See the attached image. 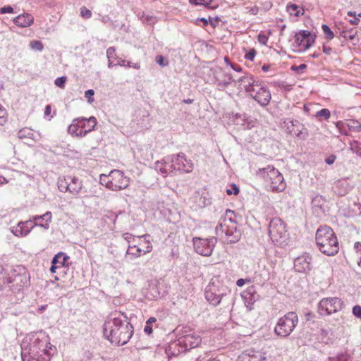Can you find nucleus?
<instances>
[{"instance_id": "obj_1", "label": "nucleus", "mask_w": 361, "mask_h": 361, "mask_svg": "<svg viewBox=\"0 0 361 361\" xmlns=\"http://www.w3.org/2000/svg\"><path fill=\"white\" fill-rule=\"evenodd\" d=\"M121 312H111L104 324V334L117 345L126 344L133 334V326Z\"/></svg>"}, {"instance_id": "obj_2", "label": "nucleus", "mask_w": 361, "mask_h": 361, "mask_svg": "<svg viewBox=\"0 0 361 361\" xmlns=\"http://www.w3.org/2000/svg\"><path fill=\"white\" fill-rule=\"evenodd\" d=\"M315 240L317 247L322 253L329 256L338 253L339 250L338 239L330 226H320L316 232Z\"/></svg>"}, {"instance_id": "obj_3", "label": "nucleus", "mask_w": 361, "mask_h": 361, "mask_svg": "<svg viewBox=\"0 0 361 361\" xmlns=\"http://www.w3.org/2000/svg\"><path fill=\"white\" fill-rule=\"evenodd\" d=\"M234 212L227 209L220 218L216 227V234L220 237L224 235L228 243H233L239 240L241 233L237 228L236 222L233 219Z\"/></svg>"}, {"instance_id": "obj_4", "label": "nucleus", "mask_w": 361, "mask_h": 361, "mask_svg": "<svg viewBox=\"0 0 361 361\" xmlns=\"http://www.w3.org/2000/svg\"><path fill=\"white\" fill-rule=\"evenodd\" d=\"M257 176L264 180L265 187L275 192L283 191L286 188V183L283 175L274 166H268L257 171Z\"/></svg>"}, {"instance_id": "obj_5", "label": "nucleus", "mask_w": 361, "mask_h": 361, "mask_svg": "<svg viewBox=\"0 0 361 361\" xmlns=\"http://www.w3.org/2000/svg\"><path fill=\"white\" fill-rule=\"evenodd\" d=\"M228 281L226 280V282ZM230 293L225 280L219 276H214L205 290V298L212 305H219L222 298Z\"/></svg>"}, {"instance_id": "obj_6", "label": "nucleus", "mask_w": 361, "mask_h": 361, "mask_svg": "<svg viewBox=\"0 0 361 361\" xmlns=\"http://www.w3.org/2000/svg\"><path fill=\"white\" fill-rule=\"evenodd\" d=\"M97 124L94 116H90L89 118L79 117L74 118L72 123L68 128V132L71 135L76 137H84L88 133L92 131Z\"/></svg>"}, {"instance_id": "obj_7", "label": "nucleus", "mask_w": 361, "mask_h": 361, "mask_svg": "<svg viewBox=\"0 0 361 361\" xmlns=\"http://www.w3.org/2000/svg\"><path fill=\"white\" fill-rule=\"evenodd\" d=\"M298 322L297 314L294 312H288L279 319L274 328V332L282 337L288 336L293 331Z\"/></svg>"}, {"instance_id": "obj_8", "label": "nucleus", "mask_w": 361, "mask_h": 361, "mask_svg": "<svg viewBox=\"0 0 361 361\" xmlns=\"http://www.w3.org/2000/svg\"><path fill=\"white\" fill-rule=\"evenodd\" d=\"M343 306V302L338 298H325L318 304V312L322 316L330 315L341 310Z\"/></svg>"}, {"instance_id": "obj_9", "label": "nucleus", "mask_w": 361, "mask_h": 361, "mask_svg": "<svg viewBox=\"0 0 361 361\" xmlns=\"http://www.w3.org/2000/svg\"><path fill=\"white\" fill-rule=\"evenodd\" d=\"M316 35L309 30H300L294 36V46L300 52L305 51L315 42Z\"/></svg>"}, {"instance_id": "obj_10", "label": "nucleus", "mask_w": 361, "mask_h": 361, "mask_svg": "<svg viewBox=\"0 0 361 361\" xmlns=\"http://www.w3.org/2000/svg\"><path fill=\"white\" fill-rule=\"evenodd\" d=\"M28 282V274L25 268L23 266H18L13 269L11 276H8V285L10 289L20 290Z\"/></svg>"}, {"instance_id": "obj_11", "label": "nucleus", "mask_w": 361, "mask_h": 361, "mask_svg": "<svg viewBox=\"0 0 361 361\" xmlns=\"http://www.w3.org/2000/svg\"><path fill=\"white\" fill-rule=\"evenodd\" d=\"M193 246L195 252L202 256L209 257L212 254L217 243L215 237L209 238H193Z\"/></svg>"}, {"instance_id": "obj_12", "label": "nucleus", "mask_w": 361, "mask_h": 361, "mask_svg": "<svg viewBox=\"0 0 361 361\" xmlns=\"http://www.w3.org/2000/svg\"><path fill=\"white\" fill-rule=\"evenodd\" d=\"M128 185L129 178L124 175L123 171L114 170L110 172L109 180L106 181V188L118 191L126 188Z\"/></svg>"}, {"instance_id": "obj_13", "label": "nucleus", "mask_w": 361, "mask_h": 361, "mask_svg": "<svg viewBox=\"0 0 361 361\" xmlns=\"http://www.w3.org/2000/svg\"><path fill=\"white\" fill-rule=\"evenodd\" d=\"M269 234L272 241L275 243H280L286 238V225L280 218H274L271 220Z\"/></svg>"}, {"instance_id": "obj_14", "label": "nucleus", "mask_w": 361, "mask_h": 361, "mask_svg": "<svg viewBox=\"0 0 361 361\" xmlns=\"http://www.w3.org/2000/svg\"><path fill=\"white\" fill-rule=\"evenodd\" d=\"M250 96L262 106H267L271 99V94L266 87L260 83L250 87Z\"/></svg>"}, {"instance_id": "obj_15", "label": "nucleus", "mask_w": 361, "mask_h": 361, "mask_svg": "<svg viewBox=\"0 0 361 361\" xmlns=\"http://www.w3.org/2000/svg\"><path fill=\"white\" fill-rule=\"evenodd\" d=\"M168 161L175 163L177 169L185 173H190L193 170L192 160L187 159L184 153L180 152L176 155H171L166 158Z\"/></svg>"}, {"instance_id": "obj_16", "label": "nucleus", "mask_w": 361, "mask_h": 361, "mask_svg": "<svg viewBox=\"0 0 361 361\" xmlns=\"http://www.w3.org/2000/svg\"><path fill=\"white\" fill-rule=\"evenodd\" d=\"M201 342V337L195 333L185 334L179 337V343H182V346H183L181 350L185 352L197 347Z\"/></svg>"}, {"instance_id": "obj_17", "label": "nucleus", "mask_w": 361, "mask_h": 361, "mask_svg": "<svg viewBox=\"0 0 361 361\" xmlns=\"http://www.w3.org/2000/svg\"><path fill=\"white\" fill-rule=\"evenodd\" d=\"M250 353V361H264L266 360L267 346L264 341L252 343Z\"/></svg>"}, {"instance_id": "obj_18", "label": "nucleus", "mask_w": 361, "mask_h": 361, "mask_svg": "<svg viewBox=\"0 0 361 361\" xmlns=\"http://www.w3.org/2000/svg\"><path fill=\"white\" fill-rule=\"evenodd\" d=\"M312 257L308 255H302L294 261V268L298 272H307L311 269Z\"/></svg>"}, {"instance_id": "obj_19", "label": "nucleus", "mask_w": 361, "mask_h": 361, "mask_svg": "<svg viewBox=\"0 0 361 361\" xmlns=\"http://www.w3.org/2000/svg\"><path fill=\"white\" fill-rule=\"evenodd\" d=\"M34 227L32 221H20L16 226L11 228V232L18 237H23L27 235Z\"/></svg>"}, {"instance_id": "obj_20", "label": "nucleus", "mask_w": 361, "mask_h": 361, "mask_svg": "<svg viewBox=\"0 0 361 361\" xmlns=\"http://www.w3.org/2000/svg\"><path fill=\"white\" fill-rule=\"evenodd\" d=\"M51 217L52 214L51 212H47L43 215L40 216H33L32 221H34V224L32 223V225H34V226H38L45 229H48L49 227V222L51 221Z\"/></svg>"}, {"instance_id": "obj_21", "label": "nucleus", "mask_w": 361, "mask_h": 361, "mask_svg": "<svg viewBox=\"0 0 361 361\" xmlns=\"http://www.w3.org/2000/svg\"><path fill=\"white\" fill-rule=\"evenodd\" d=\"M34 21V18L30 13H23L13 19L14 23L20 27H27L30 26Z\"/></svg>"}, {"instance_id": "obj_22", "label": "nucleus", "mask_w": 361, "mask_h": 361, "mask_svg": "<svg viewBox=\"0 0 361 361\" xmlns=\"http://www.w3.org/2000/svg\"><path fill=\"white\" fill-rule=\"evenodd\" d=\"M182 343H179V338L171 342L170 344L166 348V353L169 357L177 356L180 353L185 352V350H182L181 348Z\"/></svg>"}, {"instance_id": "obj_23", "label": "nucleus", "mask_w": 361, "mask_h": 361, "mask_svg": "<svg viewBox=\"0 0 361 361\" xmlns=\"http://www.w3.org/2000/svg\"><path fill=\"white\" fill-rule=\"evenodd\" d=\"M68 179L70 180L68 192L73 195H78L82 189V181L78 178L71 176H68Z\"/></svg>"}, {"instance_id": "obj_24", "label": "nucleus", "mask_w": 361, "mask_h": 361, "mask_svg": "<svg viewBox=\"0 0 361 361\" xmlns=\"http://www.w3.org/2000/svg\"><path fill=\"white\" fill-rule=\"evenodd\" d=\"M69 259V257L64 252H59L56 254L51 260V264L59 266V269L66 266V262Z\"/></svg>"}, {"instance_id": "obj_25", "label": "nucleus", "mask_w": 361, "mask_h": 361, "mask_svg": "<svg viewBox=\"0 0 361 361\" xmlns=\"http://www.w3.org/2000/svg\"><path fill=\"white\" fill-rule=\"evenodd\" d=\"M286 11L290 16L299 17L304 14V9L295 4H288Z\"/></svg>"}, {"instance_id": "obj_26", "label": "nucleus", "mask_w": 361, "mask_h": 361, "mask_svg": "<svg viewBox=\"0 0 361 361\" xmlns=\"http://www.w3.org/2000/svg\"><path fill=\"white\" fill-rule=\"evenodd\" d=\"M167 165L168 161L165 159L162 161H157L155 162V169L164 177H166L169 173Z\"/></svg>"}, {"instance_id": "obj_27", "label": "nucleus", "mask_w": 361, "mask_h": 361, "mask_svg": "<svg viewBox=\"0 0 361 361\" xmlns=\"http://www.w3.org/2000/svg\"><path fill=\"white\" fill-rule=\"evenodd\" d=\"M70 180L68 176L59 178L57 182L59 190L61 192H66L68 191Z\"/></svg>"}, {"instance_id": "obj_28", "label": "nucleus", "mask_w": 361, "mask_h": 361, "mask_svg": "<svg viewBox=\"0 0 361 361\" xmlns=\"http://www.w3.org/2000/svg\"><path fill=\"white\" fill-rule=\"evenodd\" d=\"M142 254V250L136 245H128L126 251V255H132L135 258L140 257Z\"/></svg>"}, {"instance_id": "obj_29", "label": "nucleus", "mask_w": 361, "mask_h": 361, "mask_svg": "<svg viewBox=\"0 0 361 361\" xmlns=\"http://www.w3.org/2000/svg\"><path fill=\"white\" fill-rule=\"evenodd\" d=\"M189 3L192 5H200V6H204L205 7L211 9H214L217 8V5L216 6H210V4L212 3V0H188Z\"/></svg>"}, {"instance_id": "obj_30", "label": "nucleus", "mask_w": 361, "mask_h": 361, "mask_svg": "<svg viewBox=\"0 0 361 361\" xmlns=\"http://www.w3.org/2000/svg\"><path fill=\"white\" fill-rule=\"evenodd\" d=\"M271 34V32L270 30H268L267 32H260L257 35V41L262 45L267 46Z\"/></svg>"}, {"instance_id": "obj_31", "label": "nucleus", "mask_w": 361, "mask_h": 361, "mask_svg": "<svg viewBox=\"0 0 361 361\" xmlns=\"http://www.w3.org/2000/svg\"><path fill=\"white\" fill-rule=\"evenodd\" d=\"M8 276L6 270L2 266H0V290L8 285Z\"/></svg>"}, {"instance_id": "obj_32", "label": "nucleus", "mask_w": 361, "mask_h": 361, "mask_svg": "<svg viewBox=\"0 0 361 361\" xmlns=\"http://www.w3.org/2000/svg\"><path fill=\"white\" fill-rule=\"evenodd\" d=\"M198 202V205L200 208H203L207 205L210 204L211 201L209 198H207L205 196L198 195L196 197Z\"/></svg>"}, {"instance_id": "obj_33", "label": "nucleus", "mask_w": 361, "mask_h": 361, "mask_svg": "<svg viewBox=\"0 0 361 361\" xmlns=\"http://www.w3.org/2000/svg\"><path fill=\"white\" fill-rule=\"evenodd\" d=\"M322 29L326 39H327L328 40H331L334 37L333 32L331 30L330 27L327 25H322Z\"/></svg>"}, {"instance_id": "obj_34", "label": "nucleus", "mask_w": 361, "mask_h": 361, "mask_svg": "<svg viewBox=\"0 0 361 361\" xmlns=\"http://www.w3.org/2000/svg\"><path fill=\"white\" fill-rule=\"evenodd\" d=\"M30 47L32 49L42 51L44 49V45L41 41L34 40L30 43Z\"/></svg>"}, {"instance_id": "obj_35", "label": "nucleus", "mask_w": 361, "mask_h": 361, "mask_svg": "<svg viewBox=\"0 0 361 361\" xmlns=\"http://www.w3.org/2000/svg\"><path fill=\"white\" fill-rule=\"evenodd\" d=\"M18 137L20 139L25 138V137H30L32 138L33 136V133L31 132L30 129L28 128H24L20 130L18 133Z\"/></svg>"}, {"instance_id": "obj_36", "label": "nucleus", "mask_w": 361, "mask_h": 361, "mask_svg": "<svg viewBox=\"0 0 361 361\" xmlns=\"http://www.w3.org/2000/svg\"><path fill=\"white\" fill-rule=\"evenodd\" d=\"M354 250L357 255V264L361 267V243H355Z\"/></svg>"}, {"instance_id": "obj_37", "label": "nucleus", "mask_w": 361, "mask_h": 361, "mask_svg": "<svg viewBox=\"0 0 361 361\" xmlns=\"http://www.w3.org/2000/svg\"><path fill=\"white\" fill-rule=\"evenodd\" d=\"M156 62L161 67H166L169 66V61L161 55H157L155 59Z\"/></svg>"}, {"instance_id": "obj_38", "label": "nucleus", "mask_w": 361, "mask_h": 361, "mask_svg": "<svg viewBox=\"0 0 361 361\" xmlns=\"http://www.w3.org/2000/svg\"><path fill=\"white\" fill-rule=\"evenodd\" d=\"M316 116L324 117L325 120H328L331 116V113L328 109H322L317 112Z\"/></svg>"}, {"instance_id": "obj_39", "label": "nucleus", "mask_w": 361, "mask_h": 361, "mask_svg": "<svg viewBox=\"0 0 361 361\" xmlns=\"http://www.w3.org/2000/svg\"><path fill=\"white\" fill-rule=\"evenodd\" d=\"M7 121L6 111L0 104V126H3Z\"/></svg>"}, {"instance_id": "obj_40", "label": "nucleus", "mask_w": 361, "mask_h": 361, "mask_svg": "<svg viewBox=\"0 0 361 361\" xmlns=\"http://www.w3.org/2000/svg\"><path fill=\"white\" fill-rule=\"evenodd\" d=\"M232 82V78L229 75L226 76V78L223 80H219L217 85L219 87H225L230 85Z\"/></svg>"}, {"instance_id": "obj_41", "label": "nucleus", "mask_w": 361, "mask_h": 361, "mask_svg": "<svg viewBox=\"0 0 361 361\" xmlns=\"http://www.w3.org/2000/svg\"><path fill=\"white\" fill-rule=\"evenodd\" d=\"M80 16L85 19H89L92 16V12L85 6H82L80 8Z\"/></svg>"}, {"instance_id": "obj_42", "label": "nucleus", "mask_w": 361, "mask_h": 361, "mask_svg": "<svg viewBox=\"0 0 361 361\" xmlns=\"http://www.w3.org/2000/svg\"><path fill=\"white\" fill-rule=\"evenodd\" d=\"M115 51H116V49L113 47H109L107 49V50H106V56H107L108 60H112L113 61V59H117L116 54Z\"/></svg>"}, {"instance_id": "obj_43", "label": "nucleus", "mask_w": 361, "mask_h": 361, "mask_svg": "<svg viewBox=\"0 0 361 361\" xmlns=\"http://www.w3.org/2000/svg\"><path fill=\"white\" fill-rule=\"evenodd\" d=\"M239 188L237 186L236 184L235 183H232L231 185V188H228L226 190V193L228 195H231L232 194H234V195H238L239 193Z\"/></svg>"}, {"instance_id": "obj_44", "label": "nucleus", "mask_w": 361, "mask_h": 361, "mask_svg": "<svg viewBox=\"0 0 361 361\" xmlns=\"http://www.w3.org/2000/svg\"><path fill=\"white\" fill-rule=\"evenodd\" d=\"M66 80L67 78L66 76L59 77L55 80L54 84L59 87L63 88Z\"/></svg>"}, {"instance_id": "obj_45", "label": "nucleus", "mask_w": 361, "mask_h": 361, "mask_svg": "<svg viewBox=\"0 0 361 361\" xmlns=\"http://www.w3.org/2000/svg\"><path fill=\"white\" fill-rule=\"evenodd\" d=\"M99 20L104 24L110 23L112 27H116L114 21L111 19V18L108 15L101 16L99 15Z\"/></svg>"}, {"instance_id": "obj_46", "label": "nucleus", "mask_w": 361, "mask_h": 361, "mask_svg": "<svg viewBox=\"0 0 361 361\" xmlns=\"http://www.w3.org/2000/svg\"><path fill=\"white\" fill-rule=\"evenodd\" d=\"M94 94V91L90 89L85 92V97L87 99L88 102L92 103L94 101L92 96Z\"/></svg>"}, {"instance_id": "obj_47", "label": "nucleus", "mask_w": 361, "mask_h": 361, "mask_svg": "<svg viewBox=\"0 0 361 361\" xmlns=\"http://www.w3.org/2000/svg\"><path fill=\"white\" fill-rule=\"evenodd\" d=\"M353 314L360 319H361V307L359 305H355L353 308Z\"/></svg>"}, {"instance_id": "obj_48", "label": "nucleus", "mask_w": 361, "mask_h": 361, "mask_svg": "<svg viewBox=\"0 0 361 361\" xmlns=\"http://www.w3.org/2000/svg\"><path fill=\"white\" fill-rule=\"evenodd\" d=\"M116 64L118 66H127V67H129V68L131 67V63L130 61H126L124 59H118L117 60Z\"/></svg>"}, {"instance_id": "obj_49", "label": "nucleus", "mask_w": 361, "mask_h": 361, "mask_svg": "<svg viewBox=\"0 0 361 361\" xmlns=\"http://www.w3.org/2000/svg\"><path fill=\"white\" fill-rule=\"evenodd\" d=\"M348 15L350 16L354 17L353 19L350 20V23L352 25H357L358 24V23L360 22V19L358 18L355 17V14L354 13H353L352 11H348Z\"/></svg>"}, {"instance_id": "obj_50", "label": "nucleus", "mask_w": 361, "mask_h": 361, "mask_svg": "<svg viewBox=\"0 0 361 361\" xmlns=\"http://www.w3.org/2000/svg\"><path fill=\"white\" fill-rule=\"evenodd\" d=\"M13 8L11 6H6L0 8L1 13H13Z\"/></svg>"}, {"instance_id": "obj_51", "label": "nucleus", "mask_w": 361, "mask_h": 361, "mask_svg": "<svg viewBox=\"0 0 361 361\" xmlns=\"http://www.w3.org/2000/svg\"><path fill=\"white\" fill-rule=\"evenodd\" d=\"M236 361H248V354L243 353L238 356Z\"/></svg>"}, {"instance_id": "obj_52", "label": "nucleus", "mask_w": 361, "mask_h": 361, "mask_svg": "<svg viewBox=\"0 0 361 361\" xmlns=\"http://www.w3.org/2000/svg\"><path fill=\"white\" fill-rule=\"evenodd\" d=\"M336 159V157L335 155H331V156L328 157L327 158H326L325 161L327 164L331 165L335 161Z\"/></svg>"}, {"instance_id": "obj_53", "label": "nucleus", "mask_w": 361, "mask_h": 361, "mask_svg": "<svg viewBox=\"0 0 361 361\" xmlns=\"http://www.w3.org/2000/svg\"><path fill=\"white\" fill-rule=\"evenodd\" d=\"M144 331L147 334H150L152 332V326L149 324V323H146Z\"/></svg>"}, {"instance_id": "obj_54", "label": "nucleus", "mask_w": 361, "mask_h": 361, "mask_svg": "<svg viewBox=\"0 0 361 361\" xmlns=\"http://www.w3.org/2000/svg\"><path fill=\"white\" fill-rule=\"evenodd\" d=\"M248 281V279H240L236 281V285L239 287H242L244 286L247 282Z\"/></svg>"}, {"instance_id": "obj_55", "label": "nucleus", "mask_w": 361, "mask_h": 361, "mask_svg": "<svg viewBox=\"0 0 361 361\" xmlns=\"http://www.w3.org/2000/svg\"><path fill=\"white\" fill-rule=\"evenodd\" d=\"M323 52L327 55H330L332 52V49L330 47H327L325 44L323 45Z\"/></svg>"}, {"instance_id": "obj_56", "label": "nucleus", "mask_w": 361, "mask_h": 361, "mask_svg": "<svg viewBox=\"0 0 361 361\" xmlns=\"http://www.w3.org/2000/svg\"><path fill=\"white\" fill-rule=\"evenodd\" d=\"M279 86L281 89H283L286 91H290L292 89L291 85H285V84L282 83V84H280Z\"/></svg>"}, {"instance_id": "obj_57", "label": "nucleus", "mask_w": 361, "mask_h": 361, "mask_svg": "<svg viewBox=\"0 0 361 361\" xmlns=\"http://www.w3.org/2000/svg\"><path fill=\"white\" fill-rule=\"evenodd\" d=\"M175 166H176V165L175 164V163H173V164H169L168 163V165H167V168H168V171H169L168 174L171 173H172V172L176 169Z\"/></svg>"}, {"instance_id": "obj_58", "label": "nucleus", "mask_w": 361, "mask_h": 361, "mask_svg": "<svg viewBox=\"0 0 361 361\" xmlns=\"http://www.w3.org/2000/svg\"><path fill=\"white\" fill-rule=\"evenodd\" d=\"M256 50L255 49H250V61H253L255 55H256Z\"/></svg>"}, {"instance_id": "obj_59", "label": "nucleus", "mask_w": 361, "mask_h": 361, "mask_svg": "<svg viewBox=\"0 0 361 361\" xmlns=\"http://www.w3.org/2000/svg\"><path fill=\"white\" fill-rule=\"evenodd\" d=\"M231 67L232 68V69H233L234 71H237V72H240L241 71V67L238 65V64H231Z\"/></svg>"}, {"instance_id": "obj_60", "label": "nucleus", "mask_w": 361, "mask_h": 361, "mask_svg": "<svg viewBox=\"0 0 361 361\" xmlns=\"http://www.w3.org/2000/svg\"><path fill=\"white\" fill-rule=\"evenodd\" d=\"M109 180V176H106V175H104V174H102L100 176V183H103V182L105 183V184L106 185V181Z\"/></svg>"}, {"instance_id": "obj_61", "label": "nucleus", "mask_w": 361, "mask_h": 361, "mask_svg": "<svg viewBox=\"0 0 361 361\" xmlns=\"http://www.w3.org/2000/svg\"><path fill=\"white\" fill-rule=\"evenodd\" d=\"M50 114H51V106H50V105H47V106H46L45 109H44V116H48L50 115Z\"/></svg>"}, {"instance_id": "obj_62", "label": "nucleus", "mask_w": 361, "mask_h": 361, "mask_svg": "<svg viewBox=\"0 0 361 361\" xmlns=\"http://www.w3.org/2000/svg\"><path fill=\"white\" fill-rule=\"evenodd\" d=\"M152 249V245L149 243H148V245H147V246L146 247V250H142L143 254H146L147 252H151Z\"/></svg>"}, {"instance_id": "obj_63", "label": "nucleus", "mask_w": 361, "mask_h": 361, "mask_svg": "<svg viewBox=\"0 0 361 361\" xmlns=\"http://www.w3.org/2000/svg\"><path fill=\"white\" fill-rule=\"evenodd\" d=\"M52 264V265H51V267H50V269H49V270H50L51 273H55V272H56V270L57 269H59V266H58V265H55V264Z\"/></svg>"}, {"instance_id": "obj_64", "label": "nucleus", "mask_w": 361, "mask_h": 361, "mask_svg": "<svg viewBox=\"0 0 361 361\" xmlns=\"http://www.w3.org/2000/svg\"><path fill=\"white\" fill-rule=\"evenodd\" d=\"M258 10H259L258 8L255 6V7L252 8L251 9H250V13L251 14L255 15L258 13Z\"/></svg>"}]
</instances>
